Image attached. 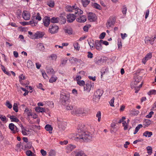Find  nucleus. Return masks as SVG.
I'll list each match as a JSON object with an SVG mask.
<instances>
[{"instance_id": "9d476101", "label": "nucleus", "mask_w": 156, "mask_h": 156, "mask_svg": "<svg viewBox=\"0 0 156 156\" xmlns=\"http://www.w3.org/2000/svg\"><path fill=\"white\" fill-rule=\"evenodd\" d=\"M23 18L25 20H29L30 18V14L29 12L23 11L22 13Z\"/></svg>"}, {"instance_id": "aec40b11", "label": "nucleus", "mask_w": 156, "mask_h": 156, "mask_svg": "<svg viewBox=\"0 0 156 156\" xmlns=\"http://www.w3.org/2000/svg\"><path fill=\"white\" fill-rule=\"evenodd\" d=\"M76 147L75 145L69 144L67 146L66 149L67 153L70 152Z\"/></svg>"}, {"instance_id": "13d9d810", "label": "nucleus", "mask_w": 156, "mask_h": 156, "mask_svg": "<svg viewBox=\"0 0 156 156\" xmlns=\"http://www.w3.org/2000/svg\"><path fill=\"white\" fill-rule=\"evenodd\" d=\"M13 109L16 112H18V107L17 104L16 103H14L13 106Z\"/></svg>"}, {"instance_id": "412c9836", "label": "nucleus", "mask_w": 156, "mask_h": 156, "mask_svg": "<svg viewBox=\"0 0 156 156\" xmlns=\"http://www.w3.org/2000/svg\"><path fill=\"white\" fill-rule=\"evenodd\" d=\"M87 20V18L85 16L83 15L76 19V21L80 23H84Z\"/></svg>"}, {"instance_id": "e433bc0d", "label": "nucleus", "mask_w": 156, "mask_h": 156, "mask_svg": "<svg viewBox=\"0 0 156 156\" xmlns=\"http://www.w3.org/2000/svg\"><path fill=\"white\" fill-rule=\"evenodd\" d=\"M81 1L84 7H86L90 2L89 0H81Z\"/></svg>"}, {"instance_id": "a18cd8bd", "label": "nucleus", "mask_w": 156, "mask_h": 156, "mask_svg": "<svg viewBox=\"0 0 156 156\" xmlns=\"http://www.w3.org/2000/svg\"><path fill=\"white\" fill-rule=\"evenodd\" d=\"M123 126H124V129L126 130L127 129L128 126V123H127L126 121H124L122 123Z\"/></svg>"}, {"instance_id": "4468645a", "label": "nucleus", "mask_w": 156, "mask_h": 156, "mask_svg": "<svg viewBox=\"0 0 156 156\" xmlns=\"http://www.w3.org/2000/svg\"><path fill=\"white\" fill-rule=\"evenodd\" d=\"M87 19L90 22L94 21L96 19V16L95 14L90 13L88 14Z\"/></svg>"}, {"instance_id": "6e6d98bb", "label": "nucleus", "mask_w": 156, "mask_h": 156, "mask_svg": "<svg viewBox=\"0 0 156 156\" xmlns=\"http://www.w3.org/2000/svg\"><path fill=\"white\" fill-rule=\"evenodd\" d=\"M91 26L90 25H87L83 27V30L84 31L87 32L89 28H90Z\"/></svg>"}, {"instance_id": "37998d69", "label": "nucleus", "mask_w": 156, "mask_h": 156, "mask_svg": "<svg viewBox=\"0 0 156 156\" xmlns=\"http://www.w3.org/2000/svg\"><path fill=\"white\" fill-rule=\"evenodd\" d=\"M59 19L62 22V23L64 24L66 22V20L65 17H64L62 16H60Z\"/></svg>"}, {"instance_id": "c9c22d12", "label": "nucleus", "mask_w": 156, "mask_h": 156, "mask_svg": "<svg viewBox=\"0 0 156 156\" xmlns=\"http://www.w3.org/2000/svg\"><path fill=\"white\" fill-rule=\"evenodd\" d=\"M59 19L58 17H52L51 19V22L52 23H58L59 22Z\"/></svg>"}, {"instance_id": "09e8293b", "label": "nucleus", "mask_w": 156, "mask_h": 156, "mask_svg": "<svg viewBox=\"0 0 156 156\" xmlns=\"http://www.w3.org/2000/svg\"><path fill=\"white\" fill-rule=\"evenodd\" d=\"M71 60H73L74 62H76V63H81L82 62V61L81 60L77 59L75 58H73Z\"/></svg>"}, {"instance_id": "473e14b6", "label": "nucleus", "mask_w": 156, "mask_h": 156, "mask_svg": "<svg viewBox=\"0 0 156 156\" xmlns=\"http://www.w3.org/2000/svg\"><path fill=\"white\" fill-rule=\"evenodd\" d=\"M64 31L65 33H67L69 35L72 34L73 33V30L71 28H67L64 29Z\"/></svg>"}, {"instance_id": "cd10ccee", "label": "nucleus", "mask_w": 156, "mask_h": 156, "mask_svg": "<svg viewBox=\"0 0 156 156\" xmlns=\"http://www.w3.org/2000/svg\"><path fill=\"white\" fill-rule=\"evenodd\" d=\"M151 123V121L148 119H145L143 122V125L144 127H147Z\"/></svg>"}, {"instance_id": "ddd939ff", "label": "nucleus", "mask_w": 156, "mask_h": 156, "mask_svg": "<svg viewBox=\"0 0 156 156\" xmlns=\"http://www.w3.org/2000/svg\"><path fill=\"white\" fill-rule=\"evenodd\" d=\"M51 21V19L49 17L45 16L43 19L44 25L46 27H48Z\"/></svg>"}, {"instance_id": "f8f14e48", "label": "nucleus", "mask_w": 156, "mask_h": 156, "mask_svg": "<svg viewBox=\"0 0 156 156\" xmlns=\"http://www.w3.org/2000/svg\"><path fill=\"white\" fill-rule=\"evenodd\" d=\"M139 83L135 81H134L132 82L131 84V87L132 88H135L136 89H139L142 87V83L139 84V86H137Z\"/></svg>"}, {"instance_id": "a878e982", "label": "nucleus", "mask_w": 156, "mask_h": 156, "mask_svg": "<svg viewBox=\"0 0 156 156\" xmlns=\"http://www.w3.org/2000/svg\"><path fill=\"white\" fill-rule=\"evenodd\" d=\"M31 20L27 22V24L31 25L32 26H36L37 25V22L35 20V19H32V16Z\"/></svg>"}, {"instance_id": "39448f33", "label": "nucleus", "mask_w": 156, "mask_h": 156, "mask_svg": "<svg viewBox=\"0 0 156 156\" xmlns=\"http://www.w3.org/2000/svg\"><path fill=\"white\" fill-rule=\"evenodd\" d=\"M59 29L58 26L55 25H50L49 28V32L51 34L57 33Z\"/></svg>"}, {"instance_id": "0e129e2a", "label": "nucleus", "mask_w": 156, "mask_h": 156, "mask_svg": "<svg viewBox=\"0 0 156 156\" xmlns=\"http://www.w3.org/2000/svg\"><path fill=\"white\" fill-rule=\"evenodd\" d=\"M148 94L149 95L151 94H156V90H151L148 92Z\"/></svg>"}, {"instance_id": "8fccbe9b", "label": "nucleus", "mask_w": 156, "mask_h": 156, "mask_svg": "<svg viewBox=\"0 0 156 156\" xmlns=\"http://www.w3.org/2000/svg\"><path fill=\"white\" fill-rule=\"evenodd\" d=\"M147 153L149 154H151L152 153V147L150 146H148L147 147Z\"/></svg>"}, {"instance_id": "f704fd0d", "label": "nucleus", "mask_w": 156, "mask_h": 156, "mask_svg": "<svg viewBox=\"0 0 156 156\" xmlns=\"http://www.w3.org/2000/svg\"><path fill=\"white\" fill-rule=\"evenodd\" d=\"M75 156H87L83 151H80L77 152Z\"/></svg>"}, {"instance_id": "dca6fc26", "label": "nucleus", "mask_w": 156, "mask_h": 156, "mask_svg": "<svg viewBox=\"0 0 156 156\" xmlns=\"http://www.w3.org/2000/svg\"><path fill=\"white\" fill-rule=\"evenodd\" d=\"M32 19H36L39 21L41 20V17L39 13L38 12L36 13L35 12H34L33 13Z\"/></svg>"}, {"instance_id": "f257e3e1", "label": "nucleus", "mask_w": 156, "mask_h": 156, "mask_svg": "<svg viewBox=\"0 0 156 156\" xmlns=\"http://www.w3.org/2000/svg\"><path fill=\"white\" fill-rule=\"evenodd\" d=\"M83 125L79 126L78 128V133L70 135L71 139L77 141L89 142L92 140V134L90 133L84 131Z\"/></svg>"}, {"instance_id": "5701e85b", "label": "nucleus", "mask_w": 156, "mask_h": 156, "mask_svg": "<svg viewBox=\"0 0 156 156\" xmlns=\"http://www.w3.org/2000/svg\"><path fill=\"white\" fill-rule=\"evenodd\" d=\"M27 66L28 68L32 69L34 68L35 66L32 61L29 60L27 62Z\"/></svg>"}, {"instance_id": "7c9ffc66", "label": "nucleus", "mask_w": 156, "mask_h": 156, "mask_svg": "<svg viewBox=\"0 0 156 156\" xmlns=\"http://www.w3.org/2000/svg\"><path fill=\"white\" fill-rule=\"evenodd\" d=\"M46 71L48 74H54L55 73V71L51 68H47Z\"/></svg>"}, {"instance_id": "1a4fd4ad", "label": "nucleus", "mask_w": 156, "mask_h": 156, "mask_svg": "<svg viewBox=\"0 0 156 156\" xmlns=\"http://www.w3.org/2000/svg\"><path fill=\"white\" fill-rule=\"evenodd\" d=\"M115 20L113 18L109 19L106 23V27L108 29L114 26L115 23Z\"/></svg>"}, {"instance_id": "f3484780", "label": "nucleus", "mask_w": 156, "mask_h": 156, "mask_svg": "<svg viewBox=\"0 0 156 156\" xmlns=\"http://www.w3.org/2000/svg\"><path fill=\"white\" fill-rule=\"evenodd\" d=\"M21 131L22 134L24 136H27L29 134V131L28 129H26L23 126L21 125L20 126Z\"/></svg>"}, {"instance_id": "ea45409f", "label": "nucleus", "mask_w": 156, "mask_h": 156, "mask_svg": "<svg viewBox=\"0 0 156 156\" xmlns=\"http://www.w3.org/2000/svg\"><path fill=\"white\" fill-rule=\"evenodd\" d=\"M49 57L51 58L52 60L56 61L57 59V55L55 54H52Z\"/></svg>"}, {"instance_id": "79ce46f5", "label": "nucleus", "mask_w": 156, "mask_h": 156, "mask_svg": "<svg viewBox=\"0 0 156 156\" xmlns=\"http://www.w3.org/2000/svg\"><path fill=\"white\" fill-rule=\"evenodd\" d=\"M1 69L7 75L9 76L10 75V73L8 71H6L5 69V67L3 66V65H1Z\"/></svg>"}, {"instance_id": "4be33fe9", "label": "nucleus", "mask_w": 156, "mask_h": 156, "mask_svg": "<svg viewBox=\"0 0 156 156\" xmlns=\"http://www.w3.org/2000/svg\"><path fill=\"white\" fill-rule=\"evenodd\" d=\"M74 14L76 15V16L82 14L83 13V11L80 9L76 7L75 9H74Z\"/></svg>"}, {"instance_id": "5fc2aeb1", "label": "nucleus", "mask_w": 156, "mask_h": 156, "mask_svg": "<svg viewBox=\"0 0 156 156\" xmlns=\"http://www.w3.org/2000/svg\"><path fill=\"white\" fill-rule=\"evenodd\" d=\"M77 83L80 86H83L85 84V82L83 80H79L77 81Z\"/></svg>"}, {"instance_id": "f03ea898", "label": "nucleus", "mask_w": 156, "mask_h": 156, "mask_svg": "<svg viewBox=\"0 0 156 156\" xmlns=\"http://www.w3.org/2000/svg\"><path fill=\"white\" fill-rule=\"evenodd\" d=\"M71 113L73 115L85 116L88 113V112L83 108H76L71 111Z\"/></svg>"}, {"instance_id": "4d7b16f0", "label": "nucleus", "mask_w": 156, "mask_h": 156, "mask_svg": "<svg viewBox=\"0 0 156 156\" xmlns=\"http://www.w3.org/2000/svg\"><path fill=\"white\" fill-rule=\"evenodd\" d=\"M5 105L9 109H11L12 107V104L8 101H6L5 103Z\"/></svg>"}, {"instance_id": "58836bf2", "label": "nucleus", "mask_w": 156, "mask_h": 156, "mask_svg": "<svg viewBox=\"0 0 156 156\" xmlns=\"http://www.w3.org/2000/svg\"><path fill=\"white\" fill-rule=\"evenodd\" d=\"M143 127L142 124L138 125L135 128V130L133 133V134H135L138 131L139 129Z\"/></svg>"}, {"instance_id": "393cba45", "label": "nucleus", "mask_w": 156, "mask_h": 156, "mask_svg": "<svg viewBox=\"0 0 156 156\" xmlns=\"http://www.w3.org/2000/svg\"><path fill=\"white\" fill-rule=\"evenodd\" d=\"M37 47L39 50L41 51H44L45 50L44 46L43 44L41 43H39L37 45Z\"/></svg>"}, {"instance_id": "c03bdc74", "label": "nucleus", "mask_w": 156, "mask_h": 156, "mask_svg": "<svg viewBox=\"0 0 156 156\" xmlns=\"http://www.w3.org/2000/svg\"><path fill=\"white\" fill-rule=\"evenodd\" d=\"M73 46L75 49L79 51L80 48V47L79 45V44L78 42H75L73 44Z\"/></svg>"}, {"instance_id": "680f3d73", "label": "nucleus", "mask_w": 156, "mask_h": 156, "mask_svg": "<svg viewBox=\"0 0 156 156\" xmlns=\"http://www.w3.org/2000/svg\"><path fill=\"white\" fill-rule=\"evenodd\" d=\"M19 81L20 83H21L22 80H24L25 79V76L23 74H21L19 76Z\"/></svg>"}, {"instance_id": "0eeeda50", "label": "nucleus", "mask_w": 156, "mask_h": 156, "mask_svg": "<svg viewBox=\"0 0 156 156\" xmlns=\"http://www.w3.org/2000/svg\"><path fill=\"white\" fill-rule=\"evenodd\" d=\"M69 98V95L66 94H61L60 96V101L64 105H65L66 102Z\"/></svg>"}, {"instance_id": "423d86ee", "label": "nucleus", "mask_w": 156, "mask_h": 156, "mask_svg": "<svg viewBox=\"0 0 156 156\" xmlns=\"http://www.w3.org/2000/svg\"><path fill=\"white\" fill-rule=\"evenodd\" d=\"M94 83L91 82H88L86 83V86L84 87V90L89 92L92 88H93Z\"/></svg>"}, {"instance_id": "052dcab7", "label": "nucleus", "mask_w": 156, "mask_h": 156, "mask_svg": "<svg viewBox=\"0 0 156 156\" xmlns=\"http://www.w3.org/2000/svg\"><path fill=\"white\" fill-rule=\"evenodd\" d=\"M55 153L54 151L51 150L49 153V156H55Z\"/></svg>"}, {"instance_id": "6e6552de", "label": "nucleus", "mask_w": 156, "mask_h": 156, "mask_svg": "<svg viewBox=\"0 0 156 156\" xmlns=\"http://www.w3.org/2000/svg\"><path fill=\"white\" fill-rule=\"evenodd\" d=\"M75 15L73 14H69L67 15V22L69 23L73 22L75 19L76 17Z\"/></svg>"}, {"instance_id": "de8ad7c7", "label": "nucleus", "mask_w": 156, "mask_h": 156, "mask_svg": "<svg viewBox=\"0 0 156 156\" xmlns=\"http://www.w3.org/2000/svg\"><path fill=\"white\" fill-rule=\"evenodd\" d=\"M57 77H56L52 76L50 79L49 82L51 83H53L56 81L57 80Z\"/></svg>"}, {"instance_id": "603ef678", "label": "nucleus", "mask_w": 156, "mask_h": 156, "mask_svg": "<svg viewBox=\"0 0 156 156\" xmlns=\"http://www.w3.org/2000/svg\"><path fill=\"white\" fill-rule=\"evenodd\" d=\"M25 112L27 113L28 116H32V114L31 112V111L28 109H26L25 110Z\"/></svg>"}, {"instance_id": "7ed1b4c3", "label": "nucleus", "mask_w": 156, "mask_h": 156, "mask_svg": "<svg viewBox=\"0 0 156 156\" xmlns=\"http://www.w3.org/2000/svg\"><path fill=\"white\" fill-rule=\"evenodd\" d=\"M28 33L30 35L31 38L32 39H37L41 38L44 35V33L40 31H37L34 34L30 31H29Z\"/></svg>"}, {"instance_id": "49530a36", "label": "nucleus", "mask_w": 156, "mask_h": 156, "mask_svg": "<svg viewBox=\"0 0 156 156\" xmlns=\"http://www.w3.org/2000/svg\"><path fill=\"white\" fill-rule=\"evenodd\" d=\"M96 116L98 118V122H100L101 121V112L99 111H98L97 114Z\"/></svg>"}, {"instance_id": "864d4df0", "label": "nucleus", "mask_w": 156, "mask_h": 156, "mask_svg": "<svg viewBox=\"0 0 156 156\" xmlns=\"http://www.w3.org/2000/svg\"><path fill=\"white\" fill-rule=\"evenodd\" d=\"M26 154L28 156H34L32 152L30 150H27L26 152Z\"/></svg>"}, {"instance_id": "9b49d317", "label": "nucleus", "mask_w": 156, "mask_h": 156, "mask_svg": "<svg viewBox=\"0 0 156 156\" xmlns=\"http://www.w3.org/2000/svg\"><path fill=\"white\" fill-rule=\"evenodd\" d=\"M58 127L60 130H64L66 127V123L62 121L58 122Z\"/></svg>"}, {"instance_id": "20e7f679", "label": "nucleus", "mask_w": 156, "mask_h": 156, "mask_svg": "<svg viewBox=\"0 0 156 156\" xmlns=\"http://www.w3.org/2000/svg\"><path fill=\"white\" fill-rule=\"evenodd\" d=\"M103 93V91L101 90L98 89L94 93L93 96V99L95 102H98L102 95Z\"/></svg>"}, {"instance_id": "4c0bfd02", "label": "nucleus", "mask_w": 156, "mask_h": 156, "mask_svg": "<svg viewBox=\"0 0 156 156\" xmlns=\"http://www.w3.org/2000/svg\"><path fill=\"white\" fill-rule=\"evenodd\" d=\"M47 5L49 7L52 8L55 5V3L54 1L50 0L47 2Z\"/></svg>"}, {"instance_id": "69168bd1", "label": "nucleus", "mask_w": 156, "mask_h": 156, "mask_svg": "<svg viewBox=\"0 0 156 156\" xmlns=\"http://www.w3.org/2000/svg\"><path fill=\"white\" fill-rule=\"evenodd\" d=\"M127 8L126 6H123V8L122 10V12L123 14L125 15L127 11Z\"/></svg>"}, {"instance_id": "e2e57ef3", "label": "nucleus", "mask_w": 156, "mask_h": 156, "mask_svg": "<svg viewBox=\"0 0 156 156\" xmlns=\"http://www.w3.org/2000/svg\"><path fill=\"white\" fill-rule=\"evenodd\" d=\"M154 112L153 111L151 112L148 114L146 115V117L147 118H151L152 115H154Z\"/></svg>"}, {"instance_id": "a211bd4d", "label": "nucleus", "mask_w": 156, "mask_h": 156, "mask_svg": "<svg viewBox=\"0 0 156 156\" xmlns=\"http://www.w3.org/2000/svg\"><path fill=\"white\" fill-rule=\"evenodd\" d=\"M101 43L100 42V41H99L97 40L95 41V46L96 49L100 51L102 50V47L101 45Z\"/></svg>"}, {"instance_id": "2eb2a0df", "label": "nucleus", "mask_w": 156, "mask_h": 156, "mask_svg": "<svg viewBox=\"0 0 156 156\" xmlns=\"http://www.w3.org/2000/svg\"><path fill=\"white\" fill-rule=\"evenodd\" d=\"M156 39V37H154L153 38L151 39L148 36L146 37L145 38V43H148L149 41L151 44H153L154 43V40Z\"/></svg>"}, {"instance_id": "3c124183", "label": "nucleus", "mask_w": 156, "mask_h": 156, "mask_svg": "<svg viewBox=\"0 0 156 156\" xmlns=\"http://www.w3.org/2000/svg\"><path fill=\"white\" fill-rule=\"evenodd\" d=\"M93 6L94 8L99 9H101V7L100 5L96 3H94L93 4Z\"/></svg>"}, {"instance_id": "b1692460", "label": "nucleus", "mask_w": 156, "mask_h": 156, "mask_svg": "<svg viewBox=\"0 0 156 156\" xmlns=\"http://www.w3.org/2000/svg\"><path fill=\"white\" fill-rule=\"evenodd\" d=\"M75 5H73L72 6L69 5L67 6L66 7V11L69 12H74V9H75Z\"/></svg>"}, {"instance_id": "bf43d9fd", "label": "nucleus", "mask_w": 156, "mask_h": 156, "mask_svg": "<svg viewBox=\"0 0 156 156\" xmlns=\"http://www.w3.org/2000/svg\"><path fill=\"white\" fill-rule=\"evenodd\" d=\"M134 81L139 83L141 80V78L140 76H136L134 77Z\"/></svg>"}, {"instance_id": "bb28decb", "label": "nucleus", "mask_w": 156, "mask_h": 156, "mask_svg": "<svg viewBox=\"0 0 156 156\" xmlns=\"http://www.w3.org/2000/svg\"><path fill=\"white\" fill-rule=\"evenodd\" d=\"M45 129L47 131H48L49 133H52L53 128L51 125L49 124L46 125L45 127Z\"/></svg>"}, {"instance_id": "a19ab883", "label": "nucleus", "mask_w": 156, "mask_h": 156, "mask_svg": "<svg viewBox=\"0 0 156 156\" xmlns=\"http://www.w3.org/2000/svg\"><path fill=\"white\" fill-rule=\"evenodd\" d=\"M0 119L3 122H6L7 121L6 117L3 115H0Z\"/></svg>"}, {"instance_id": "c756f323", "label": "nucleus", "mask_w": 156, "mask_h": 156, "mask_svg": "<svg viewBox=\"0 0 156 156\" xmlns=\"http://www.w3.org/2000/svg\"><path fill=\"white\" fill-rule=\"evenodd\" d=\"M15 127H16V126L12 123H10L9 124V128L12 131L13 133H15V132L14 131Z\"/></svg>"}, {"instance_id": "2f4dec72", "label": "nucleus", "mask_w": 156, "mask_h": 156, "mask_svg": "<svg viewBox=\"0 0 156 156\" xmlns=\"http://www.w3.org/2000/svg\"><path fill=\"white\" fill-rule=\"evenodd\" d=\"M152 134L153 133L152 132L146 131L143 133V136H145L146 137H150L152 135Z\"/></svg>"}, {"instance_id": "72a5a7b5", "label": "nucleus", "mask_w": 156, "mask_h": 156, "mask_svg": "<svg viewBox=\"0 0 156 156\" xmlns=\"http://www.w3.org/2000/svg\"><path fill=\"white\" fill-rule=\"evenodd\" d=\"M35 110L38 112H43L45 111V110L44 108L40 107L36 108Z\"/></svg>"}, {"instance_id": "338daca9", "label": "nucleus", "mask_w": 156, "mask_h": 156, "mask_svg": "<svg viewBox=\"0 0 156 156\" xmlns=\"http://www.w3.org/2000/svg\"><path fill=\"white\" fill-rule=\"evenodd\" d=\"M114 98H113L111 99L110 101L109 102L110 105V106L112 107H114Z\"/></svg>"}, {"instance_id": "c85d7f7f", "label": "nucleus", "mask_w": 156, "mask_h": 156, "mask_svg": "<svg viewBox=\"0 0 156 156\" xmlns=\"http://www.w3.org/2000/svg\"><path fill=\"white\" fill-rule=\"evenodd\" d=\"M7 117L10 118L11 122H18L19 121V119L14 115H10L9 117L8 115Z\"/></svg>"}, {"instance_id": "6ab92c4d", "label": "nucleus", "mask_w": 156, "mask_h": 156, "mask_svg": "<svg viewBox=\"0 0 156 156\" xmlns=\"http://www.w3.org/2000/svg\"><path fill=\"white\" fill-rule=\"evenodd\" d=\"M152 56V53H148L145 56V57L142 59V62L145 64L147 61L150 59Z\"/></svg>"}, {"instance_id": "774afa93", "label": "nucleus", "mask_w": 156, "mask_h": 156, "mask_svg": "<svg viewBox=\"0 0 156 156\" xmlns=\"http://www.w3.org/2000/svg\"><path fill=\"white\" fill-rule=\"evenodd\" d=\"M40 151L41 154L43 156H45L46 155V152L44 150L41 149V150Z\"/></svg>"}]
</instances>
